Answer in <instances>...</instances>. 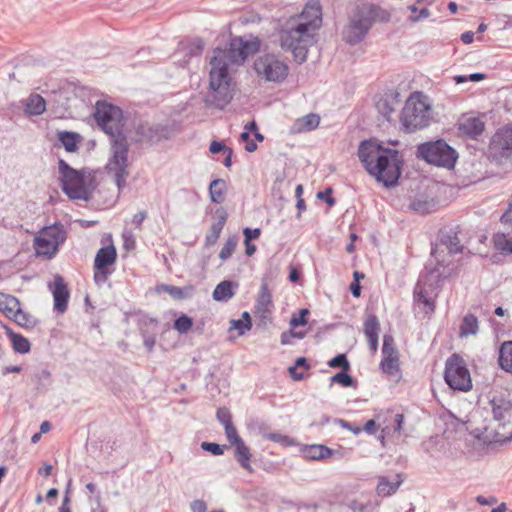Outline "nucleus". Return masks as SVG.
Wrapping results in <instances>:
<instances>
[{"label":"nucleus","mask_w":512,"mask_h":512,"mask_svg":"<svg viewBox=\"0 0 512 512\" xmlns=\"http://www.w3.org/2000/svg\"><path fill=\"white\" fill-rule=\"evenodd\" d=\"M273 308L272 295L267 284H262L255 305V315L260 318L263 325L270 321Z\"/></svg>","instance_id":"nucleus-16"},{"label":"nucleus","mask_w":512,"mask_h":512,"mask_svg":"<svg viewBox=\"0 0 512 512\" xmlns=\"http://www.w3.org/2000/svg\"><path fill=\"white\" fill-rule=\"evenodd\" d=\"M254 68L261 78L268 82H283L289 73L287 63L274 54H265L254 62Z\"/></svg>","instance_id":"nucleus-13"},{"label":"nucleus","mask_w":512,"mask_h":512,"mask_svg":"<svg viewBox=\"0 0 512 512\" xmlns=\"http://www.w3.org/2000/svg\"><path fill=\"white\" fill-rule=\"evenodd\" d=\"M402 482L403 480L400 475H396L394 481H390L387 477L381 476L378 479L376 492L382 497L390 496L398 490Z\"/></svg>","instance_id":"nucleus-23"},{"label":"nucleus","mask_w":512,"mask_h":512,"mask_svg":"<svg viewBox=\"0 0 512 512\" xmlns=\"http://www.w3.org/2000/svg\"><path fill=\"white\" fill-rule=\"evenodd\" d=\"M378 112L388 121H390L392 114L395 112V102L387 98H381L376 103Z\"/></svg>","instance_id":"nucleus-36"},{"label":"nucleus","mask_w":512,"mask_h":512,"mask_svg":"<svg viewBox=\"0 0 512 512\" xmlns=\"http://www.w3.org/2000/svg\"><path fill=\"white\" fill-rule=\"evenodd\" d=\"M494 421L503 428L512 425V403L503 397H494L489 402Z\"/></svg>","instance_id":"nucleus-15"},{"label":"nucleus","mask_w":512,"mask_h":512,"mask_svg":"<svg viewBox=\"0 0 512 512\" xmlns=\"http://www.w3.org/2000/svg\"><path fill=\"white\" fill-rule=\"evenodd\" d=\"M380 323L375 315H369L364 322V333L367 338L378 337Z\"/></svg>","instance_id":"nucleus-37"},{"label":"nucleus","mask_w":512,"mask_h":512,"mask_svg":"<svg viewBox=\"0 0 512 512\" xmlns=\"http://www.w3.org/2000/svg\"><path fill=\"white\" fill-rule=\"evenodd\" d=\"M320 117L317 114L311 113L296 120L292 126L294 133H303L316 129L319 126Z\"/></svg>","instance_id":"nucleus-24"},{"label":"nucleus","mask_w":512,"mask_h":512,"mask_svg":"<svg viewBox=\"0 0 512 512\" xmlns=\"http://www.w3.org/2000/svg\"><path fill=\"white\" fill-rule=\"evenodd\" d=\"M331 381L333 383L341 384L344 387H350L353 384L352 377L345 370L336 373L334 376H332Z\"/></svg>","instance_id":"nucleus-45"},{"label":"nucleus","mask_w":512,"mask_h":512,"mask_svg":"<svg viewBox=\"0 0 512 512\" xmlns=\"http://www.w3.org/2000/svg\"><path fill=\"white\" fill-rule=\"evenodd\" d=\"M250 233H252V230L250 228L244 229L246 254L248 256L253 255L256 251V246L254 244L250 243V240L252 239V236L250 235Z\"/></svg>","instance_id":"nucleus-54"},{"label":"nucleus","mask_w":512,"mask_h":512,"mask_svg":"<svg viewBox=\"0 0 512 512\" xmlns=\"http://www.w3.org/2000/svg\"><path fill=\"white\" fill-rule=\"evenodd\" d=\"M389 18L386 10L374 4H361L353 10L343 38L349 44H357L364 39L374 21L386 22Z\"/></svg>","instance_id":"nucleus-5"},{"label":"nucleus","mask_w":512,"mask_h":512,"mask_svg":"<svg viewBox=\"0 0 512 512\" xmlns=\"http://www.w3.org/2000/svg\"><path fill=\"white\" fill-rule=\"evenodd\" d=\"M331 190L325 192H318L317 197L319 199L325 200L329 205H333L335 203L334 198L330 196Z\"/></svg>","instance_id":"nucleus-64"},{"label":"nucleus","mask_w":512,"mask_h":512,"mask_svg":"<svg viewBox=\"0 0 512 512\" xmlns=\"http://www.w3.org/2000/svg\"><path fill=\"white\" fill-rule=\"evenodd\" d=\"M321 25L320 4L316 1L308 3L300 14L288 19L281 29L279 33L281 48L290 51L298 63L305 62L309 48L317 41V31Z\"/></svg>","instance_id":"nucleus-3"},{"label":"nucleus","mask_w":512,"mask_h":512,"mask_svg":"<svg viewBox=\"0 0 512 512\" xmlns=\"http://www.w3.org/2000/svg\"><path fill=\"white\" fill-rule=\"evenodd\" d=\"M216 417L223 426L232 424L230 411L225 407L217 410Z\"/></svg>","instance_id":"nucleus-52"},{"label":"nucleus","mask_w":512,"mask_h":512,"mask_svg":"<svg viewBox=\"0 0 512 512\" xmlns=\"http://www.w3.org/2000/svg\"><path fill=\"white\" fill-rule=\"evenodd\" d=\"M235 446V458L241 465V467L247 471H252V467L250 464L251 453L248 446L244 443V441H240Z\"/></svg>","instance_id":"nucleus-29"},{"label":"nucleus","mask_w":512,"mask_h":512,"mask_svg":"<svg viewBox=\"0 0 512 512\" xmlns=\"http://www.w3.org/2000/svg\"><path fill=\"white\" fill-rule=\"evenodd\" d=\"M259 49L257 41L233 38L227 49L216 48L210 61L209 86L216 106L224 107L232 98L230 93L229 67L241 64L250 54Z\"/></svg>","instance_id":"nucleus-2"},{"label":"nucleus","mask_w":512,"mask_h":512,"mask_svg":"<svg viewBox=\"0 0 512 512\" xmlns=\"http://www.w3.org/2000/svg\"><path fill=\"white\" fill-rule=\"evenodd\" d=\"M66 239L62 225L54 224L41 229L34 238V249L38 256L53 257Z\"/></svg>","instance_id":"nucleus-10"},{"label":"nucleus","mask_w":512,"mask_h":512,"mask_svg":"<svg viewBox=\"0 0 512 512\" xmlns=\"http://www.w3.org/2000/svg\"><path fill=\"white\" fill-rule=\"evenodd\" d=\"M264 437L283 446H290L294 444V441L290 437L281 433H266L264 434Z\"/></svg>","instance_id":"nucleus-44"},{"label":"nucleus","mask_w":512,"mask_h":512,"mask_svg":"<svg viewBox=\"0 0 512 512\" xmlns=\"http://www.w3.org/2000/svg\"><path fill=\"white\" fill-rule=\"evenodd\" d=\"M5 331L9 336L12 347L15 352L20 354H26L30 351L31 345L27 338L20 334L14 333L9 327L5 326Z\"/></svg>","instance_id":"nucleus-25"},{"label":"nucleus","mask_w":512,"mask_h":512,"mask_svg":"<svg viewBox=\"0 0 512 512\" xmlns=\"http://www.w3.org/2000/svg\"><path fill=\"white\" fill-rule=\"evenodd\" d=\"M193 325V321L187 315H181L174 322V328L181 334L186 333Z\"/></svg>","instance_id":"nucleus-43"},{"label":"nucleus","mask_w":512,"mask_h":512,"mask_svg":"<svg viewBox=\"0 0 512 512\" xmlns=\"http://www.w3.org/2000/svg\"><path fill=\"white\" fill-rule=\"evenodd\" d=\"M49 287L53 294L54 309L58 313H64L69 299V291L64 279L59 275L55 276L53 284H50Z\"/></svg>","instance_id":"nucleus-17"},{"label":"nucleus","mask_w":512,"mask_h":512,"mask_svg":"<svg viewBox=\"0 0 512 512\" xmlns=\"http://www.w3.org/2000/svg\"><path fill=\"white\" fill-rule=\"evenodd\" d=\"M105 169L113 177L118 190H122L129 176V144L124 134L110 138L109 157Z\"/></svg>","instance_id":"nucleus-8"},{"label":"nucleus","mask_w":512,"mask_h":512,"mask_svg":"<svg viewBox=\"0 0 512 512\" xmlns=\"http://www.w3.org/2000/svg\"><path fill=\"white\" fill-rule=\"evenodd\" d=\"M19 303L20 302L16 297L0 292V311H2L7 317L17 311Z\"/></svg>","instance_id":"nucleus-32"},{"label":"nucleus","mask_w":512,"mask_h":512,"mask_svg":"<svg viewBox=\"0 0 512 512\" xmlns=\"http://www.w3.org/2000/svg\"><path fill=\"white\" fill-rule=\"evenodd\" d=\"M23 106L28 116H39L46 110V101L39 94H31L23 100Z\"/></svg>","instance_id":"nucleus-22"},{"label":"nucleus","mask_w":512,"mask_h":512,"mask_svg":"<svg viewBox=\"0 0 512 512\" xmlns=\"http://www.w3.org/2000/svg\"><path fill=\"white\" fill-rule=\"evenodd\" d=\"M501 220L505 226H508V228L512 229V202L510 203L506 212L503 214Z\"/></svg>","instance_id":"nucleus-58"},{"label":"nucleus","mask_w":512,"mask_h":512,"mask_svg":"<svg viewBox=\"0 0 512 512\" xmlns=\"http://www.w3.org/2000/svg\"><path fill=\"white\" fill-rule=\"evenodd\" d=\"M498 361L504 371L512 374V341L502 343Z\"/></svg>","instance_id":"nucleus-28"},{"label":"nucleus","mask_w":512,"mask_h":512,"mask_svg":"<svg viewBox=\"0 0 512 512\" xmlns=\"http://www.w3.org/2000/svg\"><path fill=\"white\" fill-rule=\"evenodd\" d=\"M458 129L463 134L476 137L483 132L484 123L476 117H463L458 122Z\"/></svg>","instance_id":"nucleus-21"},{"label":"nucleus","mask_w":512,"mask_h":512,"mask_svg":"<svg viewBox=\"0 0 512 512\" xmlns=\"http://www.w3.org/2000/svg\"><path fill=\"white\" fill-rule=\"evenodd\" d=\"M494 246L504 254H512V236L506 233H497L493 237Z\"/></svg>","instance_id":"nucleus-34"},{"label":"nucleus","mask_w":512,"mask_h":512,"mask_svg":"<svg viewBox=\"0 0 512 512\" xmlns=\"http://www.w3.org/2000/svg\"><path fill=\"white\" fill-rule=\"evenodd\" d=\"M251 326V322L245 323L243 320L240 319H233L230 321V329L237 330L239 335L245 334L246 331H249L251 329Z\"/></svg>","instance_id":"nucleus-48"},{"label":"nucleus","mask_w":512,"mask_h":512,"mask_svg":"<svg viewBox=\"0 0 512 512\" xmlns=\"http://www.w3.org/2000/svg\"><path fill=\"white\" fill-rule=\"evenodd\" d=\"M358 157L367 172L378 182H382L387 187L397 183L403 162L397 150L365 140L359 146Z\"/></svg>","instance_id":"nucleus-4"},{"label":"nucleus","mask_w":512,"mask_h":512,"mask_svg":"<svg viewBox=\"0 0 512 512\" xmlns=\"http://www.w3.org/2000/svg\"><path fill=\"white\" fill-rule=\"evenodd\" d=\"M117 258L116 248L113 244L100 248L94 259V280L97 284H103L112 273L109 266L114 265Z\"/></svg>","instance_id":"nucleus-14"},{"label":"nucleus","mask_w":512,"mask_h":512,"mask_svg":"<svg viewBox=\"0 0 512 512\" xmlns=\"http://www.w3.org/2000/svg\"><path fill=\"white\" fill-rule=\"evenodd\" d=\"M381 369L384 373L389 375H396L399 372V357L398 356H383L381 361Z\"/></svg>","instance_id":"nucleus-35"},{"label":"nucleus","mask_w":512,"mask_h":512,"mask_svg":"<svg viewBox=\"0 0 512 512\" xmlns=\"http://www.w3.org/2000/svg\"><path fill=\"white\" fill-rule=\"evenodd\" d=\"M225 428V435L227 437V440L231 445H235L238 442L242 441V439L239 437L236 428L234 427L233 423L230 425L224 426Z\"/></svg>","instance_id":"nucleus-49"},{"label":"nucleus","mask_w":512,"mask_h":512,"mask_svg":"<svg viewBox=\"0 0 512 512\" xmlns=\"http://www.w3.org/2000/svg\"><path fill=\"white\" fill-rule=\"evenodd\" d=\"M201 448L204 450V451H208V452H211L213 455H222L224 453V450L223 448L217 444V443H212V442H202L201 443Z\"/></svg>","instance_id":"nucleus-53"},{"label":"nucleus","mask_w":512,"mask_h":512,"mask_svg":"<svg viewBox=\"0 0 512 512\" xmlns=\"http://www.w3.org/2000/svg\"><path fill=\"white\" fill-rule=\"evenodd\" d=\"M58 140L64 146L67 152H75L78 149V144L81 136L75 132L59 131L57 133Z\"/></svg>","instance_id":"nucleus-27"},{"label":"nucleus","mask_w":512,"mask_h":512,"mask_svg":"<svg viewBox=\"0 0 512 512\" xmlns=\"http://www.w3.org/2000/svg\"><path fill=\"white\" fill-rule=\"evenodd\" d=\"M192 512H207L206 503L202 500H194L191 503Z\"/></svg>","instance_id":"nucleus-59"},{"label":"nucleus","mask_w":512,"mask_h":512,"mask_svg":"<svg viewBox=\"0 0 512 512\" xmlns=\"http://www.w3.org/2000/svg\"><path fill=\"white\" fill-rule=\"evenodd\" d=\"M300 367L308 368L306 359L304 357L298 358L295 362V365L289 368L290 375L294 380L303 379V374L297 372V369Z\"/></svg>","instance_id":"nucleus-46"},{"label":"nucleus","mask_w":512,"mask_h":512,"mask_svg":"<svg viewBox=\"0 0 512 512\" xmlns=\"http://www.w3.org/2000/svg\"><path fill=\"white\" fill-rule=\"evenodd\" d=\"M383 356H398V350L395 346L394 338L390 334H385L383 337V347H382Z\"/></svg>","instance_id":"nucleus-41"},{"label":"nucleus","mask_w":512,"mask_h":512,"mask_svg":"<svg viewBox=\"0 0 512 512\" xmlns=\"http://www.w3.org/2000/svg\"><path fill=\"white\" fill-rule=\"evenodd\" d=\"M492 145L502 156H510L512 154V125L498 131L492 139Z\"/></svg>","instance_id":"nucleus-18"},{"label":"nucleus","mask_w":512,"mask_h":512,"mask_svg":"<svg viewBox=\"0 0 512 512\" xmlns=\"http://www.w3.org/2000/svg\"><path fill=\"white\" fill-rule=\"evenodd\" d=\"M95 120L101 129L111 137L123 134L122 110L106 102L98 101L94 113Z\"/></svg>","instance_id":"nucleus-12"},{"label":"nucleus","mask_w":512,"mask_h":512,"mask_svg":"<svg viewBox=\"0 0 512 512\" xmlns=\"http://www.w3.org/2000/svg\"><path fill=\"white\" fill-rule=\"evenodd\" d=\"M225 182L222 179L213 180L209 186L211 201L220 204L224 200Z\"/></svg>","instance_id":"nucleus-31"},{"label":"nucleus","mask_w":512,"mask_h":512,"mask_svg":"<svg viewBox=\"0 0 512 512\" xmlns=\"http://www.w3.org/2000/svg\"><path fill=\"white\" fill-rule=\"evenodd\" d=\"M392 419H393V431L395 433H400L401 429H402V425H403V422H404V416L400 413H397L395 415H391L390 416Z\"/></svg>","instance_id":"nucleus-57"},{"label":"nucleus","mask_w":512,"mask_h":512,"mask_svg":"<svg viewBox=\"0 0 512 512\" xmlns=\"http://www.w3.org/2000/svg\"><path fill=\"white\" fill-rule=\"evenodd\" d=\"M301 452L305 459L324 460L333 456L334 451L322 444L305 445Z\"/></svg>","instance_id":"nucleus-20"},{"label":"nucleus","mask_w":512,"mask_h":512,"mask_svg":"<svg viewBox=\"0 0 512 512\" xmlns=\"http://www.w3.org/2000/svg\"><path fill=\"white\" fill-rule=\"evenodd\" d=\"M417 157L436 166L453 168L457 154L444 140H437L420 144L417 147Z\"/></svg>","instance_id":"nucleus-9"},{"label":"nucleus","mask_w":512,"mask_h":512,"mask_svg":"<svg viewBox=\"0 0 512 512\" xmlns=\"http://www.w3.org/2000/svg\"><path fill=\"white\" fill-rule=\"evenodd\" d=\"M214 216L216 218V221L212 223L210 231L206 235L207 245H214L217 242L221 234V231L225 226L228 214L223 207H219L218 209H216Z\"/></svg>","instance_id":"nucleus-19"},{"label":"nucleus","mask_w":512,"mask_h":512,"mask_svg":"<svg viewBox=\"0 0 512 512\" xmlns=\"http://www.w3.org/2000/svg\"><path fill=\"white\" fill-rule=\"evenodd\" d=\"M8 318L12 319L15 323L24 328H32L35 325V319L31 315L22 311L20 303L18 304L17 311L10 314Z\"/></svg>","instance_id":"nucleus-33"},{"label":"nucleus","mask_w":512,"mask_h":512,"mask_svg":"<svg viewBox=\"0 0 512 512\" xmlns=\"http://www.w3.org/2000/svg\"><path fill=\"white\" fill-rule=\"evenodd\" d=\"M309 314V310L304 308L300 310L299 316H293L290 320L291 327L304 326L307 324L306 316Z\"/></svg>","instance_id":"nucleus-51"},{"label":"nucleus","mask_w":512,"mask_h":512,"mask_svg":"<svg viewBox=\"0 0 512 512\" xmlns=\"http://www.w3.org/2000/svg\"><path fill=\"white\" fill-rule=\"evenodd\" d=\"M462 251L460 240L455 234L444 235L432 250L431 258L426 266V274L418 281L415 290V301L423 304L425 314L434 311V298L439 283L447 278L451 269V256Z\"/></svg>","instance_id":"nucleus-1"},{"label":"nucleus","mask_w":512,"mask_h":512,"mask_svg":"<svg viewBox=\"0 0 512 512\" xmlns=\"http://www.w3.org/2000/svg\"><path fill=\"white\" fill-rule=\"evenodd\" d=\"M237 244H238V237L233 235L231 237H229L224 246L222 247L220 253H219V258L222 260V261H226L227 259H229L233 252L235 251L236 247H237Z\"/></svg>","instance_id":"nucleus-38"},{"label":"nucleus","mask_w":512,"mask_h":512,"mask_svg":"<svg viewBox=\"0 0 512 512\" xmlns=\"http://www.w3.org/2000/svg\"><path fill=\"white\" fill-rule=\"evenodd\" d=\"M478 332V320L472 315L468 314L463 318L462 324L460 326V336L467 337L470 335H475Z\"/></svg>","instance_id":"nucleus-30"},{"label":"nucleus","mask_w":512,"mask_h":512,"mask_svg":"<svg viewBox=\"0 0 512 512\" xmlns=\"http://www.w3.org/2000/svg\"><path fill=\"white\" fill-rule=\"evenodd\" d=\"M91 500L96 505L94 508H92L91 512H106L105 508L103 507V505L101 503V496L100 495H96Z\"/></svg>","instance_id":"nucleus-62"},{"label":"nucleus","mask_w":512,"mask_h":512,"mask_svg":"<svg viewBox=\"0 0 512 512\" xmlns=\"http://www.w3.org/2000/svg\"><path fill=\"white\" fill-rule=\"evenodd\" d=\"M240 137L241 140L246 143L245 150L247 152H254L257 149V144L253 141H250V133L248 131H243Z\"/></svg>","instance_id":"nucleus-55"},{"label":"nucleus","mask_w":512,"mask_h":512,"mask_svg":"<svg viewBox=\"0 0 512 512\" xmlns=\"http://www.w3.org/2000/svg\"><path fill=\"white\" fill-rule=\"evenodd\" d=\"M234 283L229 280L220 282L213 291V299L218 302H227L234 296Z\"/></svg>","instance_id":"nucleus-26"},{"label":"nucleus","mask_w":512,"mask_h":512,"mask_svg":"<svg viewBox=\"0 0 512 512\" xmlns=\"http://www.w3.org/2000/svg\"><path fill=\"white\" fill-rule=\"evenodd\" d=\"M138 133L140 134L139 141L146 140V141H157L159 140L158 130L154 127H151L149 125H140L138 127Z\"/></svg>","instance_id":"nucleus-40"},{"label":"nucleus","mask_w":512,"mask_h":512,"mask_svg":"<svg viewBox=\"0 0 512 512\" xmlns=\"http://www.w3.org/2000/svg\"><path fill=\"white\" fill-rule=\"evenodd\" d=\"M336 423L338 425H340L342 428L344 429H347L349 431H351L354 435H358L361 431H362V428L359 427V426H354L353 424H351L350 422L346 421V420H343V419H337L336 420Z\"/></svg>","instance_id":"nucleus-56"},{"label":"nucleus","mask_w":512,"mask_h":512,"mask_svg":"<svg viewBox=\"0 0 512 512\" xmlns=\"http://www.w3.org/2000/svg\"><path fill=\"white\" fill-rule=\"evenodd\" d=\"M203 49V43L202 41H197V42H194L192 43L190 46H189V53L190 55H199L201 53Z\"/></svg>","instance_id":"nucleus-60"},{"label":"nucleus","mask_w":512,"mask_h":512,"mask_svg":"<svg viewBox=\"0 0 512 512\" xmlns=\"http://www.w3.org/2000/svg\"><path fill=\"white\" fill-rule=\"evenodd\" d=\"M413 210L419 213H430L434 210L436 203L433 200L416 198L411 204Z\"/></svg>","instance_id":"nucleus-39"},{"label":"nucleus","mask_w":512,"mask_h":512,"mask_svg":"<svg viewBox=\"0 0 512 512\" xmlns=\"http://www.w3.org/2000/svg\"><path fill=\"white\" fill-rule=\"evenodd\" d=\"M146 212L145 211H140L139 213L135 214L132 218V223L134 225H136L137 227L141 226L142 222L145 220L146 218Z\"/></svg>","instance_id":"nucleus-63"},{"label":"nucleus","mask_w":512,"mask_h":512,"mask_svg":"<svg viewBox=\"0 0 512 512\" xmlns=\"http://www.w3.org/2000/svg\"><path fill=\"white\" fill-rule=\"evenodd\" d=\"M485 78H486V75L483 73H473V74H470L469 76L456 75L454 77V81L457 84H461V83L467 82L468 80L473 81V82H479V81L484 80Z\"/></svg>","instance_id":"nucleus-50"},{"label":"nucleus","mask_w":512,"mask_h":512,"mask_svg":"<svg viewBox=\"0 0 512 512\" xmlns=\"http://www.w3.org/2000/svg\"><path fill=\"white\" fill-rule=\"evenodd\" d=\"M225 149H226L225 145L222 142H218V141L211 142L210 147H209V150L212 154H217Z\"/></svg>","instance_id":"nucleus-61"},{"label":"nucleus","mask_w":512,"mask_h":512,"mask_svg":"<svg viewBox=\"0 0 512 512\" xmlns=\"http://www.w3.org/2000/svg\"><path fill=\"white\" fill-rule=\"evenodd\" d=\"M444 378L453 390L467 392L472 388L470 372L465 361L457 354H453L447 359Z\"/></svg>","instance_id":"nucleus-11"},{"label":"nucleus","mask_w":512,"mask_h":512,"mask_svg":"<svg viewBox=\"0 0 512 512\" xmlns=\"http://www.w3.org/2000/svg\"><path fill=\"white\" fill-rule=\"evenodd\" d=\"M400 121L406 132L428 127L433 121V109L429 99L422 93H413L405 102Z\"/></svg>","instance_id":"nucleus-7"},{"label":"nucleus","mask_w":512,"mask_h":512,"mask_svg":"<svg viewBox=\"0 0 512 512\" xmlns=\"http://www.w3.org/2000/svg\"><path fill=\"white\" fill-rule=\"evenodd\" d=\"M59 181L63 192L72 200H88L96 187L90 170H76L62 159L59 160Z\"/></svg>","instance_id":"nucleus-6"},{"label":"nucleus","mask_w":512,"mask_h":512,"mask_svg":"<svg viewBox=\"0 0 512 512\" xmlns=\"http://www.w3.org/2000/svg\"><path fill=\"white\" fill-rule=\"evenodd\" d=\"M159 291L168 293L174 299H183L187 296L186 289L173 286V285H161L158 288Z\"/></svg>","instance_id":"nucleus-42"},{"label":"nucleus","mask_w":512,"mask_h":512,"mask_svg":"<svg viewBox=\"0 0 512 512\" xmlns=\"http://www.w3.org/2000/svg\"><path fill=\"white\" fill-rule=\"evenodd\" d=\"M329 367L338 368L342 367L343 370L347 371L349 369V362L344 354H339L336 357L332 358L328 362Z\"/></svg>","instance_id":"nucleus-47"}]
</instances>
